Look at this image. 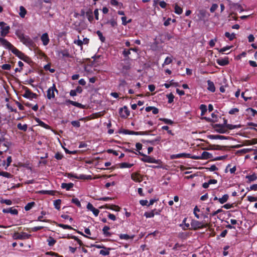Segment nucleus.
Here are the masks:
<instances>
[{"label":"nucleus","mask_w":257,"mask_h":257,"mask_svg":"<svg viewBox=\"0 0 257 257\" xmlns=\"http://www.w3.org/2000/svg\"><path fill=\"white\" fill-rule=\"evenodd\" d=\"M16 35L20 39V41L23 43L26 46L31 48L34 47L35 46L34 42L33 40L29 37L28 36L25 35L23 33L20 32L19 30H17L16 32Z\"/></svg>","instance_id":"f257e3e1"},{"label":"nucleus","mask_w":257,"mask_h":257,"mask_svg":"<svg viewBox=\"0 0 257 257\" xmlns=\"http://www.w3.org/2000/svg\"><path fill=\"white\" fill-rule=\"evenodd\" d=\"M11 51L13 54H14L16 56L19 57L20 59L25 62H28L29 60V57L15 47L12 49Z\"/></svg>","instance_id":"f03ea898"},{"label":"nucleus","mask_w":257,"mask_h":257,"mask_svg":"<svg viewBox=\"0 0 257 257\" xmlns=\"http://www.w3.org/2000/svg\"><path fill=\"white\" fill-rule=\"evenodd\" d=\"M191 227L194 230L207 227L209 226L208 223H204L197 220L192 221L191 223Z\"/></svg>","instance_id":"7ed1b4c3"},{"label":"nucleus","mask_w":257,"mask_h":257,"mask_svg":"<svg viewBox=\"0 0 257 257\" xmlns=\"http://www.w3.org/2000/svg\"><path fill=\"white\" fill-rule=\"evenodd\" d=\"M55 92L58 93V90L56 88L55 84H53L52 86L48 88L47 91V97L48 99H54L55 97Z\"/></svg>","instance_id":"20e7f679"},{"label":"nucleus","mask_w":257,"mask_h":257,"mask_svg":"<svg viewBox=\"0 0 257 257\" xmlns=\"http://www.w3.org/2000/svg\"><path fill=\"white\" fill-rule=\"evenodd\" d=\"M1 35L3 37L6 36L9 33L10 27L7 26L4 22H0Z\"/></svg>","instance_id":"39448f33"},{"label":"nucleus","mask_w":257,"mask_h":257,"mask_svg":"<svg viewBox=\"0 0 257 257\" xmlns=\"http://www.w3.org/2000/svg\"><path fill=\"white\" fill-rule=\"evenodd\" d=\"M0 44L6 49L12 50L14 46L6 39L0 37Z\"/></svg>","instance_id":"423d86ee"},{"label":"nucleus","mask_w":257,"mask_h":257,"mask_svg":"<svg viewBox=\"0 0 257 257\" xmlns=\"http://www.w3.org/2000/svg\"><path fill=\"white\" fill-rule=\"evenodd\" d=\"M160 212V210L155 209L150 212H146L144 213V216H146V218H152L154 217L155 215H159Z\"/></svg>","instance_id":"0eeeda50"},{"label":"nucleus","mask_w":257,"mask_h":257,"mask_svg":"<svg viewBox=\"0 0 257 257\" xmlns=\"http://www.w3.org/2000/svg\"><path fill=\"white\" fill-rule=\"evenodd\" d=\"M41 40L44 46H47L50 41L48 35L47 33H44L41 37Z\"/></svg>","instance_id":"6e6552de"},{"label":"nucleus","mask_w":257,"mask_h":257,"mask_svg":"<svg viewBox=\"0 0 257 257\" xmlns=\"http://www.w3.org/2000/svg\"><path fill=\"white\" fill-rule=\"evenodd\" d=\"M23 96L27 98L33 99L36 98L37 95L28 90L25 91V93L23 94Z\"/></svg>","instance_id":"1a4fd4ad"},{"label":"nucleus","mask_w":257,"mask_h":257,"mask_svg":"<svg viewBox=\"0 0 257 257\" xmlns=\"http://www.w3.org/2000/svg\"><path fill=\"white\" fill-rule=\"evenodd\" d=\"M141 160L143 161L144 162L149 163H157V161L150 156H146L142 159H141Z\"/></svg>","instance_id":"9d476101"},{"label":"nucleus","mask_w":257,"mask_h":257,"mask_svg":"<svg viewBox=\"0 0 257 257\" xmlns=\"http://www.w3.org/2000/svg\"><path fill=\"white\" fill-rule=\"evenodd\" d=\"M65 104H66V105L71 104L72 105L77 107L78 108H83V105L82 104H81L79 102H77L70 100H66L65 102Z\"/></svg>","instance_id":"9b49d317"},{"label":"nucleus","mask_w":257,"mask_h":257,"mask_svg":"<svg viewBox=\"0 0 257 257\" xmlns=\"http://www.w3.org/2000/svg\"><path fill=\"white\" fill-rule=\"evenodd\" d=\"M3 212L5 213H11L13 215H17L18 211L17 209H14L12 207L6 209H3Z\"/></svg>","instance_id":"f8f14e48"},{"label":"nucleus","mask_w":257,"mask_h":257,"mask_svg":"<svg viewBox=\"0 0 257 257\" xmlns=\"http://www.w3.org/2000/svg\"><path fill=\"white\" fill-rule=\"evenodd\" d=\"M132 179L136 182H141L142 180L141 175L137 173H134L131 175Z\"/></svg>","instance_id":"ddd939ff"},{"label":"nucleus","mask_w":257,"mask_h":257,"mask_svg":"<svg viewBox=\"0 0 257 257\" xmlns=\"http://www.w3.org/2000/svg\"><path fill=\"white\" fill-rule=\"evenodd\" d=\"M72 238L74 239L73 241H71V243L72 245L76 246L77 244H79V246H81L83 245V243L81 240H80L78 238L75 236H72L71 237Z\"/></svg>","instance_id":"4468645a"},{"label":"nucleus","mask_w":257,"mask_h":257,"mask_svg":"<svg viewBox=\"0 0 257 257\" xmlns=\"http://www.w3.org/2000/svg\"><path fill=\"white\" fill-rule=\"evenodd\" d=\"M104 24L110 25L111 27L115 28L117 26L116 20L114 18H112L109 20H107Z\"/></svg>","instance_id":"2eb2a0df"},{"label":"nucleus","mask_w":257,"mask_h":257,"mask_svg":"<svg viewBox=\"0 0 257 257\" xmlns=\"http://www.w3.org/2000/svg\"><path fill=\"white\" fill-rule=\"evenodd\" d=\"M100 208H106L108 209L114 210L115 211H119L120 210V207H119L118 206L113 205H106L105 206V207L101 206Z\"/></svg>","instance_id":"dca6fc26"},{"label":"nucleus","mask_w":257,"mask_h":257,"mask_svg":"<svg viewBox=\"0 0 257 257\" xmlns=\"http://www.w3.org/2000/svg\"><path fill=\"white\" fill-rule=\"evenodd\" d=\"M74 186V184L72 183H63L61 184V188L65 189L66 190H70Z\"/></svg>","instance_id":"f3484780"},{"label":"nucleus","mask_w":257,"mask_h":257,"mask_svg":"<svg viewBox=\"0 0 257 257\" xmlns=\"http://www.w3.org/2000/svg\"><path fill=\"white\" fill-rule=\"evenodd\" d=\"M207 85H208L207 89L208 90H209L210 91H211L212 92H215V87L214 86V83L212 81H211L210 80H208L207 81Z\"/></svg>","instance_id":"a211bd4d"},{"label":"nucleus","mask_w":257,"mask_h":257,"mask_svg":"<svg viewBox=\"0 0 257 257\" xmlns=\"http://www.w3.org/2000/svg\"><path fill=\"white\" fill-rule=\"evenodd\" d=\"M212 158V154L208 152H203L201 155V160H207Z\"/></svg>","instance_id":"6ab92c4d"},{"label":"nucleus","mask_w":257,"mask_h":257,"mask_svg":"<svg viewBox=\"0 0 257 257\" xmlns=\"http://www.w3.org/2000/svg\"><path fill=\"white\" fill-rule=\"evenodd\" d=\"M245 178L248 180L247 182L250 183L251 182L254 181L257 179V176L255 174H253L250 175H247Z\"/></svg>","instance_id":"aec40b11"},{"label":"nucleus","mask_w":257,"mask_h":257,"mask_svg":"<svg viewBox=\"0 0 257 257\" xmlns=\"http://www.w3.org/2000/svg\"><path fill=\"white\" fill-rule=\"evenodd\" d=\"M119 111L120 113H122V115L123 116H127L130 115V112L126 106H124L123 108H120Z\"/></svg>","instance_id":"412c9836"},{"label":"nucleus","mask_w":257,"mask_h":257,"mask_svg":"<svg viewBox=\"0 0 257 257\" xmlns=\"http://www.w3.org/2000/svg\"><path fill=\"white\" fill-rule=\"evenodd\" d=\"M217 63L220 66H225L229 63V61L227 59H218Z\"/></svg>","instance_id":"4be33fe9"},{"label":"nucleus","mask_w":257,"mask_h":257,"mask_svg":"<svg viewBox=\"0 0 257 257\" xmlns=\"http://www.w3.org/2000/svg\"><path fill=\"white\" fill-rule=\"evenodd\" d=\"M134 166V164L128 163L126 162H123L119 164V168H130Z\"/></svg>","instance_id":"5701e85b"},{"label":"nucleus","mask_w":257,"mask_h":257,"mask_svg":"<svg viewBox=\"0 0 257 257\" xmlns=\"http://www.w3.org/2000/svg\"><path fill=\"white\" fill-rule=\"evenodd\" d=\"M229 198V196L228 194H224L221 198H219L218 199V201L220 204H224L227 201Z\"/></svg>","instance_id":"b1692460"},{"label":"nucleus","mask_w":257,"mask_h":257,"mask_svg":"<svg viewBox=\"0 0 257 257\" xmlns=\"http://www.w3.org/2000/svg\"><path fill=\"white\" fill-rule=\"evenodd\" d=\"M110 227L108 226H104L102 229L103 233L105 236H110L111 233L108 231Z\"/></svg>","instance_id":"393cba45"},{"label":"nucleus","mask_w":257,"mask_h":257,"mask_svg":"<svg viewBox=\"0 0 257 257\" xmlns=\"http://www.w3.org/2000/svg\"><path fill=\"white\" fill-rule=\"evenodd\" d=\"M27 14V11L26 9L23 6H21L20 7V12H19V15L21 18H24L25 17V15Z\"/></svg>","instance_id":"a878e982"},{"label":"nucleus","mask_w":257,"mask_h":257,"mask_svg":"<svg viewBox=\"0 0 257 257\" xmlns=\"http://www.w3.org/2000/svg\"><path fill=\"white\" fill-rule=\"evenodd\" d=\"M86 17L88 20V21L92 23L93 20V13L91 11H89L86 13Z\"/></svg>","instance_id":"bb28decb"},{"label":"nucleus","mask_w":257,"mask_h":257,"mask_svg":"<svg viewBox=\"0 0 257 257\" xmlns=\"http://www.w3.org/2000/svg\"><path fill=\"white\" fill-rule=\"evenodd\" d=\"M174 9V12L176 14L180 15L183 12L182 9L180 7H179L177 4L175 5Z\"/></svg>","instance_id":"cd10ccee"},{"label":"nucleus","mask_w":257,"mask_h":257,"mask_svg":"<svg viewBox=\"0 0 257 257\" xmlns=\"http://www.w3.org/2000/svg\"><path fill=\"white\" fill-rule=\"evenodd\" d=\"M110 248L103 247L102 249L100 250L99 253L102 255H107L109 254Z\"/></svg>","instance_id":"c85d7f7f"},{"label":"nucleus","mask_w":257,"mask_h":257,"mask_svg":"<svg viewBox=\"0 0 257 257\" xmlns=\"http://www.w3.org/2000/svg\"><path fill=\"white\" fill-rule=\"evenodd\" d=\"M225 36L230 41L233 40L235 38V34L233 33L230 34L229 32H225Z\"/></svg>","instance_id":"c756f323"},{"label":"nucleus","mask_w":257,"mask_h":257,"mask_svg":"<svg viewBox=\"0 0 257 257\" xmlns=\"http://www.w3.org/2000/svg\"><path fill=\"white\" fill-rule=\"evenodd\" d=\"M36 120L39 123V124L40 125H41V126H42V127L46 128V129H49L50 128V126L48 124H46L43 121H42L41 120H40L39 118H36Z\"/></svg>","instance_id":"7c9ffc66"},{"label":"nucleus","mask_w":257,"mask_h":257,"mask_svg":"<svg viewBox=\"0 0 257 257\" xmlns=\"http://www.w3.org/2000/svg\"><path fill=\"white\" fill-rule=\"evenodd\" d=\"M134 236H130L126 234H120L119 235V238L121 239L128 240L130 239H133Z\"/></svg>","instance_id":"2f4dec72"},{"label":"nucleus","mask_w":257,"mask_h":257,"mask_svg":"<svg viewBox=\"0 0 257 257\" xmlns=\"http://www.w3.org/2000/svg\"><path fill=\"white\" fill-rule=\"evenodd\" d=\"M17 127H18V129H19L20 130H22L24 132H26L28 128L27 124H22L21 123H19L18 124Z\"/></svg>","instance_id":"473e14b6"},{"label":"nucleus","mask_w":257,"mask_h":257,"mask_svg":"<svg viewBox=\"0 0 257 257\" xmlns=\"http://www.w3.org/2000/svg\"><path fill=\"white\" fill-rule=\"evenodd\" d=\"M61 201L60 199H57L54 201V205L55 208L57 210H60V205H61Z\"/></svg>","instance_id":"72a5a7b5"},{"label":"nucleus","mask_w":257,"mask_h":257,"mask_svg":"<svg viewBox=\"0 0 257 257\" xmlns=\"http://www.w3.org/2000/svg\"><path fill=\"white\" fill-rule=\"evenodd\" d=\"M240 127V125H233L230 124H226V128L229 130H233L235 128H238Z\"/></svg>","instance_id":"f704fd0d"},{"label":"nucleus","mask_w":257,"mask_h":257,"mask_svg":"<svg viewBox=\"0 0 257 257\" xmlns=\"http://www.w3.org/2000/svg\"><path fill=\"white\" fill-rule=\"evenodd\" d=\"M34 205H35L34 202H31L28 203L25 207V210H26V211L30 210L34 206Z\"/></svg>","instance_id":"c9c22d12"},{"label":"nucleus","mask_w":257,"mask_h":257,"mask_svg":"<svg viewBox=\"0 0 257 257\" xmlns=\"http://www.w3.org/2000/svg\"><path fill=\"white\" fill-rule=\"evenodd\" d=\"M0 176L5 177L8 178H10L12 177V175L10 173L7 172H4V171L0 172Z\"/></svg>","instance_id":"e433bc0d"},{"label":"nucleus","mask_w":257,"mask_h":257,"mask_svg":"<svg viewBox=\"0 0 257 257\" xmlns=\"http://www.w3.org/2000/svg\"><path fill=\"white\" fill-rule=\"evenodd\" d=\"M72 202L75 204L77 207H81V203L78 200V199L76 198H74L72 199Z\"/></svg>","instance_id":"4c0bfd02"},{"label":"nucleus","mask_w":257,"mask_h":257,"mask_svg":"<svg viewBox=\"0 0 257 257\" xmlns=\"http://www.w3.org/2000/svg\"><path fill=\"white\" fill-rule=\"evenodd\" d=\"M161 141V137H157L156 139L154 140H151L150 141V143L153 145H154L156 144H158Z\"/></svg>","instance_id":"58836bf2"},{"label":"nucleus","mask_w":257,"mask_h":257,"mask_svg":"<svg viewBox=\"0 0 257 257\" xmlns=\"http://www.w3.org/2000/svg\"><path fill=\"white\" fill-rule=\"evenodd\" d=\"M200 109L201 110V115H204L207 111L206 106L204 104H201L200 106Z\"/></svg>","instance_id":"ea45409f"},{"label":"nucleus","mask_w":257,"mask_h":257,"mask_svg":"<svg viewBox=\"0 0 257 257\" xmlns=\"http://www.w3.org/2000/svg\"><path fill=\"white\" fill-rule=\"evenodd\" d=\"M200 212V209L198 208L197 206H195L194 208L193 213L194 214L195 216L199 219L200 218L199 215L198 214V212Z\"/></svg>","instance_id":"a19ab883"},{"label":"nucleus","mask_w":257,"mask_h":257,"mask_svg":"<svg viewBox=\"0 0 257 257\" xmlns=\"http://www.w3.org/2000/svg\"><path fill=\"white\" fill-rule=\"evenodd\" d=\"M217 127H219V128L216 129V131L219 133L224 134L226 131V127L221 126L220 125H217Z\"/></svg>","instance_id":"79ce46f5"},{"label":"nucleus","mask_w":257,"mask_h":257,"mask_svg":"<svg viewBox=\"0 0 257 257\" xmlns=\"http://www.w3.org/2000/svg\"><path fill=\"white\" fill-rule=\"evenodd\" d=\"M172 62V59L171 57H167L166 58L164 63L163 64V66H164L165 65H168L170 64Z\"/></svg>","instance_id":"37998d69"},{"label":"nucleus","mask_w":257,"mask_h":257,"mask_svg":"<svg viewBox=\"0 0 257 257\" xmlns=\"http://www.w3.org/2000/svg\"><path fill=\"white\" fill-rule=\"evenodd\" d=\"M160 119L166 124H172L173 123V121L170 119L163 118H160Z\"/></svg>","instance_id":"c03bdc74"},{"label":"nucleus","mask_w":257,"mask_h":257,"mask_svg":"<svg viewBox=\"0 0 257 257\" xmlns=\"http://www.w3.org/2000/svg\"><path fill=\"white\" fill-rule=\"evenodd\" d=\"M47 241L50 246H53L56 243V240L52 237H49Z\"/></svg>","instance_id":"a18cd8bd"},{"label":"nucleus","mask_w":257,"mask_h":257,"mask_svg":"<svg viewBox=\"0 0 257 257\" xmlns=\"http://www.w3.org/2000/svg\"><path fill=\"white\" fill-rule=\"evenodd\" d=\"M96 34L99 37L101 41L104 42L105 41V38L103 36L102 33L100 31H97L96 32Z\"/></svg>","instance_id":"49530a36"},{"label":"nucleus","mask_w":257,"mask_h":257,"mask_svg":"<svg viewBox=\"0 0 257 257\" xmlns=\"http://www.w3.org/2000/svg\"><path fill=\"white\" fill-rule=\"evenodd\" d=\"M125 134H128V135H141V132H134L132 131H126Z\"/></svg>","instance_id":"de8ad7c7"},{"label":"nucleus","mask_w":257,"mask_h":257,"mask_svg":"<svg viewBox=\"0 0 257 257\" xmlns=\"http://www.w3.org/2000/svg\"><path fill=\"white\" fill-rule=\"evenodd\" d=\"M167 97L168 98V102L169 103H172L174 100V95L172 93H170L169 94L167 95Z\"/></svg>","instance_id":"09e8293b"},{"label":"nucleus","mask_w":257,"mask_h":257,"mask_svg":"<svg viewBox=\"0 0 257 257\" xmlns=\"http://www.w3.org/2000/svg\"><path fill=\"white\" fill-rule=\"evenodd\" d=\"M78 38H79V36H78ZM74 43L79 46H82V45H83V42L81 40H79V39H78V40H75L74 41Z\"/></svg>","instance_id":"8fccbe9b"},{"label":"nucleus","mask_w":257,"mask_h":257,"mask_svg":"<svg viewBox=\"0 0 257 257\" xmlns=\"http://www.w3.org/2000/svg\"><path fill=\"white\" fill-rule=\"evenodd\" d=\"M122 21V24L124 26L126 25L127 23H128L131 22V20H129L128 21H126V17H122L121 18Z\"/></svg>","instance_id":"3c124183"},{"label":"nucleus","mask_w":257,"mask_h":257,"mask_svg":"<svg viewBox=\"0 0 257 257\" xmlns=\"http://www.w3.org/2000/svg\"><path fill=\"white\" fill-rule=\"evenodd\" d=\"M59 54H61L63 57H69V54L67 50L60 51Z\"/></svg>","instance_id":"603ef678"},{"label":"nucleus","mask_w":257,"mask_h":257,"mask_svg":"<svg viewBox=\"0 0 257 257\" xmlns=\"http://www.w3.org/2000/svg\"><path fill=\"white\" fill-rule=\"evenodd\" d=\"M247 200L249 202H255L257 201V197L252 196H248L247 197Z\"/></svg>","instance_id":"864d4df0"},{"label":"nucleus","mask_w":257,"mask_h":257,"mask_svg":"<svg viewBox=\"0 0 257 257\" xmlns=\"http://www.w3.org/2000/svg\"><path fill=\"white\" fill-rule=\"evenodd\" d=\"M2 68L4 70H9L11 68V66L9 64H5L2 65Z\"/></svg>","instance_id":"5fc2aeb1"},{"label":"nucleus","mask_w":257,"mask_h":257,"mask_svg":"<svg viewBox=\"0 0 257 257\" xmlns=\"http://www.w3.org/2000/svg\"><path fill=\"white\" fill-rule=\"evenodd\" d=\"M218 8V5L216 4H213L210 8V11L211 13L214 12Z\"/></svg>","instance_id":"6e6d98bb"},{"label":"nucleus","mask_w":257,"mask_h":257,"mask_svg":"<svg viewBox=\"0 0 257 257\" xmlns=\"http://www.w3.org/2000/svg\"><path fill=\"white\" fill-rule=\"evenodd\" d=\"M209 138L211 139H222L223 137L219 135H210L209 136Z\"/></svg>","instance_id":"4d7b16f0"},{"label":"nucleus","mask_w":257,"mask_h":257,"mask_svg":"<svg viewBox=\"0 0 257 257\" xmlns=\"http://www.w3.org/2000/svg\"><path fill=\"white\" fill-rule=\"evenodd\" d=\"M71 124L73 126L77 127H79L80 126V124L79 121L74 120L71 122Z\"/></svg>","instance_id":"13d9d810"},{"label":"nucleus","mask_w":257,"mask_h":257,"mask_svg":"<svg viewBox=\"0 0 257 257\" xmlns=\"http://www.w3.org/2000/svg\"><path fill=\"white\" fill-rule=\"evenodd\" d=\"M59 226L63 229H72V227L68 225L63 224H60L59 225Z\"/></svg>","instance_id":"bf43d9fd"},{"label":"nucleus","mask_w":257,"mask_h":257,"mask_svg":"<svg viewBox=\"0 0 257 257\" xmlns=\"http://www.w3.org/2000/svg\"><path fill=\"white\" fill-rule=\"evenodd\" d=\"M238 111H239V110H238V108H233L231 109L229 111V113L230 114H235V113L238 112Z\"/></svg>","instance_id":"052dcab7"},{"label":"nucleus","mask_w":257,"mask_h":257,"mask_svg":"<svg viewBox=\"0 0 257 257\" xmlns=\"http://www.w3.org/2000/svg\"><path fill=\"white\" fill-rule=\"evenodd\" d=\"M131 67L130 65H124L122 68V72H125L130 69Z\"/></svg>","instance_id":"680f3d73"},{"label":"nucleus","mask_w":257,"mask_h":257,"mask_svg":"<svg viewBox=\"0 0 257 257\" xmlns=\"http://www.w3.org/2000/svg\"><path fill=\"white\" fill-rule=\"evenodd\" d=\"M1 203H5L7 205H11L12 204V202L11 200L9 199H6V200H2L1 201Z\"/></svg>","instance_id":"e2e57ef3"},{"label":"nucleus","mask_w":257,"mask_h":257,"mask_svg":"<svg viewBox=\"0 0 257 257\" xmlns=\"http://www.w3.org/2000/svg\"><path fill=\"white\" fill-rule=\"evenodd\" d=\"M110 4L114 6H118L119 5H122L121 4H119L116 0H111Z\"/></svg>","instance_id":"0e129e2a"},{"label":"nucleus","mask_w":257,"mask_h":257,"mask_svg":"<svg viewBox=\"0 0 257 257\" xmlns=\"http://www.w3.org/2000/svg\"><path fill=\"white\" fill-rule=\"evenodd\" d=\"M91 211L93 212L95 216H97L99 213V210L98 209H96L94 207L93 209V210H92Z\"/></svg>","instance_id":"69168bd1"},{"label":"nucleus","mask_w":257,"mask_h":257,"mask_svg":"<svg viewBox=\"0 0 257 257\" xmlns=\"http://www.w3.org/2000/svg\"><path fill=\"white\" fill-rule=\"evenodd\" d=\"M233 207V204H229V203L226 204L222 206V207H223L224 208H225L226 209H228L231 208Z\"/></svg>","instance_id":"338daca9"},{"label":"nucleus","mask_w":257,"mask_h":257,"mask_svg":"<svg viewBox=\"0 0 257 257\" xmlns=\"http://www.w3.org/2000/svg\"><path fill=\"white\" fill-rule=\"evenodd\" d=\"M55 158L57 159V160H61L63 158V155L59 153H57L55 154Z\"/></svg>","instance_id":"774afa93"}]
</instances>
